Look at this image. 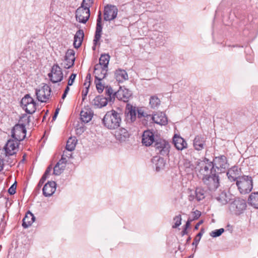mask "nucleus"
<instances>
[{"label":"nucleus","instance_id":"c756f323","mask_svg":"<svg viewBox=\"0 0 258 258\" xmlns=\"http://www.w3.org/2000/svg\"><path fill=\"white\" fill-rule=\"evenodd\" d=\"M231 196L232 195L230 194H227L225 191H222L216 197V199L222 205H226L231 200Z\"/></svg>","mask_w":258,"mask_h":258},{"label":"nucleus","instance_id":"20e7f679","mask_svg":"<svg viewBox=\"0 0 258 258\" xmlns=\"http://www.w3.org/2000/svg\"><path fill=\"white\" fill-rule=\"evenodd\" d=\"M19 145V141L14 139L9 140L3 151L4 153H2L1 157L4 159L5 157H6L15 154L18 151Z\"/></svg>","mask_w":258,"mask_h":258},{"label":"nucleus","instance_id":"f257e3e1","mask_svg":"<svg viewBox=\"0 0 258 258\" xmlns=\"http://www.w3.org/2000/svg\"><path fill=\"white\" fill-rule=\"evenodd\" d=\"M121 121L120 114L114 110L107 112L102 119L104 126L110 130L117 128Z\"/></svg>","mask_w":258,"mask_h":258},{"label":"nucleus","instance_id":"aec40b11","mask_svg":"<svg viewBox=\"0 0 258 258\" xmlns=\"http://www.w3.org/2000/svg\"><path fill=\"white\" fill-rule=\"evenodd\" d=\"M56 190V183L54 181H48L43 189V194L46 197H50L53 195Z\"/></svg>","mask_w":258,"mask_h":258},{"label":"nucleus","instance_id":"7c9ffc66","mask_svg":"<svg viewBox=\"0 0 258 258\" xmlns=\"http://www.w3.org/2000/svg\"><path fill=\"white\" fill-rule=\"evenodd\" d=\"M84 36V32L82 30H79L77 31L74 36V46L75 48H79L82 44Z\"/></svg>","mask_w":258,"mask_h":258},{"label":"nucleus","instance_id":"58836bf2","mask_svg":"<svg viewBox=\"0 0 258 258\" xmlns=\"http://www.w3.org/2000/svg\"><path fill=\"white\" fill-rule=\"evenodd\" d=\"M77 141L75 138H70L67 141L66 150L68 151H72L75 150Z\"/></svg>","mask_w":258,"mask_h":258},{"label":"nucleus","instance_id":"9d476101","mask_svg":"<svg viewBox=\"0 0 258 258\" xmlns=\"http://www.w3.org/2000/svg\"><path fill=\"white\" fill-rule=\"evenodd\" d=\"M48 75L53 83L60 82L63 79L61 69L57 64H54L52 67L51 73H49Z\"/></svg>","mask_w":258,"mask_h":258},{"label":"nucleus","instance_id":"603ef678","mask_svg":"<svg viewBox=\"0 0 258 258\" xmlns=\"http://www.w3.org/2000/svg\"><path fill=\"white\" fill-rule=\"evenodd\" d=\"M91 82V74L90 73L88 74L85 79V81L84 83V86H87L88 85H90Z\"/></svg>","mask_w":258,"mask_h":258},{"label":"nucleus","instance_id":"9b49d317","mask_svg":"<svg viewBox=\"0 0 258 258\" xmlns=\"http://www.w3.org/2000/svg\"><path fill=\"white\" fill-rule=\"evenodd\" d=\"M90 16V10L81 6L76 12V18L79 22L85 24Z\"/></svg>","mask_w":258,"mask_h":258},{"label":"nucleus","instance_id":"6e6d98bb","mask_svg":"<svg viewBox=\"0 0 258 258\" xmlns=\"http://www.w3.org/2000/svg\"><path fill=\"white\" fill-rule=\"evenodd\" d=\"M51 169L52 168L50 167V166L48 167L46 169L44 174L43 175H45V176L47 177V176L49 174L50 171H51Z\"/></svg>","mask_w":258,"mask_h":258},{"label":"nucleus","instance_id":"c9c22d12","mask_svg":"<svg viewBox=\"0 0 258 258\" xmlns=\"http://www.w3.org/2000/svg\"><path fill=\"white\" fill-rule=\"evenodd\" d=\"M248 203L255 209H258V192H252L248 199Z\"/></svg>","mask_w":258,"mask_h":258},{"label":"nucleus","instance_id":"79ce46f5","mask_svg":"<svg viewBox=\"0 0 258 258\" xmlns=\"http://www.w3.org/2000/svg\"><path fill=\"white\" fill-rule=\"evenodd\" d=\"M137 113L138 117L139 118H141L142 117H145L147 119L150 118L151 115L148 114L147 113L145 112L142 109L137 108Z\"/></svg>","mask_w":258,"mask_h":258},{"label":"nucleus","instance_id":"7ed1b4c3","mask_svg":"<svg viewBox=\"0 0 258 258\" xmlns=\"http://www.w3.org/2000/svg\"><path fill=\"white\" fill-rule=\"evenodd\" d=\"M236 184L240 194L249 193L253 187L252 178L249 176H242L237 180Z\"/></svg>","mask_w":258,"mask_h":258},{"label":"nucleus","instance_id":"864d4df0","mask_svg":"<svg viewBox=\"0 0 258 258\" xmlns=\"http://www.w3.org/2000/svg\"><path fill=\"white\" fill-rule=\"evenodd\" d=\"M47 177L45 176V175H43L42 177L41 178L40 180L39 181V183L37 185V187L38 188H40L43 184L44 183V181L46 180Z\"/></svg>","mask_w":258,"mask_h":258},{"label":"nucleus","instance_id":"72a5a7b5","mask_svg":"<svg viewBox=\"0 0 258 258\" xmlns=\"http://www.w3.org/2000/svg\"><path fill=\"white\" fill-rule=\"evenodd\" d=\"M115 77L117 81L123 82L128 79V75L125 70L118 69L115 72Z\"/></svg>","mask_w":258,"mask_h":258},{"label":"nucleus","instance_id":"3c124183","mask_svg":"<svg viewBox=\"0 0 258 258\" xmlns=\"http://www.w3.org/2000/svg\"><path fill=\"white\" fill-rule=\"evenodd\" d=\"M89 88V85H88L87 86H85V89H84L82 92V99L83 100H84L85 99V97L87 96V95L88 93Z\"/></svg>","mask_w":258,"mask_h":258},{"label":"nucleus","instance_id":"e433bc0d","mask_svg":"<svg viewBox=\"0 0 258 258\" xmlns=\"http://www.w3.org/2000/svg\"><path fill=\"white\" fill-rule=\"evenodd\" d=\"M105 93L106 99H108V102H112L115 97V95H114L115 92H114L113 89L110 86H106L105 88Z\"/></svg>","mask_w":258,"mask_h":258},{"label":"nucleus","instance_id":"393cba45","mask_svg":"<svg viewBox=\"0 0 258 258\" xmlns=\"http://www.w3.org/2000/svg\"><path fill=\"white\" fill-rule=\"evenodd\" d=\"M173 143L178 150H182L187 147L186 141L181 137L175 135L173 138Z\"/></svg>","mask_w":258,"mask_h":258},{"label":"nucleus","instance_id":"a18cd8bd","mask_svg":"<svg viewBox=\"0 0 258 258\" xmlns=\"http://www.w3.org/2000/svg\"><path fill=\"white\" fill-rule=\"evenodd\" d=\"M173 220L175 221L174 225L172 226L173 228H176L181 224V215H179L178 216H175Z\"/></svg>","mask_w":258,"mask_h":258},{"label":"nucleus","instance_id":"6ab92c4d","mask_svg":"<svg viewBox=\"0 0 258 258\" xmlns=\"http://www.w3.org/2000/svg\"><path fill=\"white\" fill-rule=\"evenodd\" d=\"M155 123L160 125H166L167 123V118L165 113L162 112H157L153 115H151L150 118Z\"/></svg>","mask_w":258,"mask_h":258},{"label":"nucleus","instance_id":"bf43d9fd","mask_svg":"<svg viewBox=\"0 0 258 258\" xmlns=\"http://www.w3.org/2000/svg\"><path fill=\"white\" fill-rule=\"evenodd\" d=\"M4 167V162L3 160L0 158V171L3 169Z\"/></svg>","mask_w":258,"mask_h":258},{"label":"nucleus","instance_id":"a19ab883","mask_svg":"<svg viewBox=\"0 0 258 258\" xmlns=\"http://www.w3.org/2000/svg\"><path fill=\"white\" fill-rule=\"evenodd\" d=\"M196 198L198 201H201L205 198V191L201 188H197L195 191Z\"/></svg>","mask_w":258,"mask_h":258},{"label":"nucleus","instance_id":"5701e85b","mask_svg":"<svg viewBox=\"0 0 258 258\" xmlns=\"http://www.w3.org/2000/svg\"><path fill=\"white\" fill-rule=\"evenodd\" d=\"M155 141L153 132L150 131H146L144 132L142 136V143L144 145L149 146Z\"/></svg>","mask_w":258,"mask_h":258},{"label":"nucleus","instance_id":"8fccbe9b","mask_svg":"<svg viewBox=\"0 0 258 258\" xmlns=\"http://www.w3.org/2000/svg\"><path fill=\"white\" fill-rule=\"evenodd\" d=\"M16 183H14L8 189V192L11 195H13L16 192Z\"/></svg>","mask_w":258,"mask_h":258},{"label":"nucleus","instance_id":"ddd939ff","mask_svg":"<svg viewBox=\"0 0 258 258\" xmlns=\"http://www.w3.org/2000/svg\"><path fill=\"white\" fill-rule=\"evenodd\" d=\"M214 168L218 170V173L224 172L226 168H228V165L227 162V159L225 156L216 157L214 160Z\"/></svg>","mask_w":258,"mask_h":258},{"label":"nucleus","instance_id":"338daca9","mask_svg":"<svg viewBox=\"0 0 258 258\" xmlns=\"http://www.w3.org/2000/svg\"><path fill=\"white\" fill-rule=\"evenodd\" d=\"M193 256H193V255H190V256H189V258H192V257H193Z\"/></svg>","mask_w":258,"mask_h":258},{"label":"nucleus","instance_id":"37998d69","mask_svg":"<svg viewBox=\"0 0 258 258\" xmlns=\"http://www.w3.org/2000/svg\"><path fill=\"white\" fill-rule=\"evenodd\" d=\"M101 80H95L96 89L99 93H102L105 88V87H104V86L101 83Z\"/></svg>","mask_w":258,"mask_h":258},{"label":"nucleus","instance_id":"f03ea898","mask_svg":"<svg viewBox=\"0 0 258 258\" xmlns=\"http://www.w3.org/2000/svg\"><path fill=\"white\" fill-rule=\"evenodd\" d=\"M196 165V170L199 172L198 176L202 179L216 172L213 162L206 158L197 161Z\"/></svg>","mask_w":258,"mask_h":258},{"label":"nucleus","instance_id":"09e8293b","mask_svg":"<svg viewBox=\"0 0 258 258\" xmlns=\"http://www.w3.org/2000/svg\"><path fill=\"white\" fill-rule=\"evenodd\" d=\"M76 77V74H72L70 76L69 81H68V86H71L73 85V84L75 80Z\"/></svg>","mask_w":258,"mask_h":258},{"label":"nucleus","instance_id":"ea45409f","mask_svg":"<svg viewBox=\"0 0 258 258\" xmlns=\"http://www.w3.org/2000/svg\"><path fill=\"white\" fill-rule=\"evenodd\" d=\"M149 103L151 108H155L159 106L160 100L157 97L152 96L150 99Z\"/></svg>","mask_w":258,"mask_h":258},{"label":"nucleus","instance_id":"49530a36","mask_svg":"<svg viewBox=\"0 0 258 258\" xmlns=\"http://www.w3.org/2000/svg\"><path fill=\"white\" fill-rule=\"evenodd\" d=\"M93 3V0H83L81 6L84 8L89 9L90 7Z\"/></svg>","mask_w":258,"mask_h":258},{"label":"nucleus","instance_id":"a878e982","mask_svg":"<svg viewBox=\"0 0 258 258\" xmlns=\"http://www.w3.org/2000/svg\"><path fill=\"white\" fill-rule=\"evenodd\" d=\"M206 139L202 136H197L194 140V147L196 150L201 151L206 146Z\"/></svg>","mask_w":258,"mask_h":258},{"label":"nucleus","instance_id":"dca6fc26","mask_svg":"<svg viewBox=\"0 0 258 258\" xmlns=\"http://www.w3.org/2000/svg\"><path fill=\"white\" fill-rule=\"evenodd\" d=\"M101 13L100 11L99 12V15L98 16V18L97 19V24L96 28L95 34L94 36V39L93 40L94 46L93 48L94 50L95 49L96 45L98 44L101 36V32L102 30V27L101 24Z\"/></svg>","mask_w":258,"mask_h":258},{"label":"nucleus","instance_id":"5fc2aeb1","mask_svg":"<svg viewBox=\"0 0 258 258\" xmlns=\"http://www.w3.org/2000/svg\"><path fill=\"white\" fill-rule=\"evenodd\" d=\"M201 212L198 210H196L193 212V219L192 220L198 219L201 216Z\"/></svg>","mask_w":258,"mask_h":258},{"label":"nucleus","instance_id":"0e129e2a","mask_svg":"<svg viewBox=\"0 0 258 258\" xmlns=\"http://www.w3.org/2000/svg\"><path fill=\"white\" fill-rule=\"evenodd\" d=\"M187 229L184 228L183 231H182L183 234H187Z\"/></svg>","mask_w":258,"mask_h":258},{"label":"nucleus","instance_id":"1a4fd4ad","mask_svg":"<svg viewBox=\"0 0 258 258\" xmlns=\"http://www.w3.org/2000/svg\"><path fill=\"white\" fill-rule=\"evenodd\" d=\"M202 180L210 190L216 189L219 185V178L216 172L205 177Z\"/></svg>","mask_w":258,"mask_h":258},{"label":"nucleus","instance_id":"e2e57ef3","mask_svg":"<svg viewBox=\"0 0 258 258\" xmlns=\"http://www.w3.org/2000/svg\"><path fill=\"white\" fill-rule=\"evenodd\" d=\"M202 223V221H201L200 222H199L198 224H196V225L195 226V229H198L199 228V225Z\"/></svg>","mask_w":258,"mask_h":258},{"label":"nucleus","instance_id":"a211bd4d","mask_svg":"<svg viewBox=\"0 0 258 258\" xmlns=\"http://www.w3.org/2000/svg\"><path fill=\"white\" fill-rule=\"evenodd\" d=\"M119 100L123 102H127L130 97L132 95L131 91L123 87H120L119 90L115 92L114 94Z\"/></svg>","mask_w":258,"mask_h":258},{"label":"nucleus","instance_id":"f704fd0d","mask_svg":"<svg viewBox=\"0 0 258 258\" xmlns=\"http://www.w3.org/2000/svg\"><path fill=\"white\" fill-rule=\"evenodd\" d=\"M182 167L187 174L192 173L196 169V166L187 159L183 160Z\"/></svg>","mask_w":258,"mask_h":258},{"label":"nucleus","instance_id":"b1692460","mask_svg":"<svg viewBox=\"0 0 258 258\" xmlns=\"http://www.w3.org/2000/svg\"><path fill=\"white\" fill-rule=\"evenodd\" d=\"M126 113L128 120L131 122L135 121L137 117V108L135 106L127 104L126 107Z\"/></svg>","mask_w":258,"mask_h":258},{"label":"nucleus","instance_id":"2eb2a0df","mask_svg":"<svg viewBox=\"0 0 258 258\" xmlns=\"http://www.w3.org/2000/svg\"><path fill=\"white\" fill-rule=\"evenodd\" d=\"M75 60V52L73 49H68L67 51L61 66L66 69H69L72 67Z\"/></svg>","mask_w":258,"mask_h":258},{"label":"nucleus","instance_id":"4468645a","mask_svg":"<svg viewBox=\"0 0 258 258\" xmlns=\"http://www.w3.org/2000/svg\"><path fill=\"white\" fill-rule=\"evenodd\" d=\"M118 9L114 6H107L104 8V19L105 21H111L114 19L117 15Z\"/></svg>","mask_w":258,"mask_h":258},{"label":"nucleus","instance_id":"39448f33","mask_svg":"<svg viewBox=\"0 0 258 258\" xmlns=\"http://www.w3.org/2000/svg\"><path fill=\"white\" fill-rule=\"evenodd\" d=\"M22 108L29 114L34 113L36 109V103L34 99L29 95H26L21 100Z\"/></svg>","mask_w":258,"mask_h":258},{"label":"nucleus","instance_id":"4c0bfd02","mask_svg":"<svg viewBox=\"0 0 258 258\" xmlns=\"http://www.w3.org/2000/svg\"><path fill=\"white\" fill-rule=\"evenodd\" d=\"M110 59V56L108 54H101L99 58V63L96 65H100L103 68L108 69V64Z\"/></svg>","mask_w":258,"mask_h":258},{"label":"nucleus","instance_id":"13d9d810","mask_svg":"<svg viewBox=\"0 0 258 258\" xmlns=\"http://www.w3.org/2000/svg\"><path fill=\"white\" fill-rule=\"evenodd\" d=\"M192 221V220H191V219H188V220L186 222V224L185 225V228L187 229V228H188L189 227L190 224V222Z\"/></svg>","mask_w":258,"mask_h":258},{"label":"nucleus","instance_id":"412c9836","mask_svg":"<svg viewBox=\"0 0 258 258\" xmlns=\"http://www.w3.org/2000/svg\"><path fill=\"white\" fill-rule=\"evenodd\" d=\"M107 72V69L103 68L100 65H95L94 71L95 80L103 79L106 77Z\"/></svg>","mask_w":258,"mask_h":258},{"label":"nucleus","instance_id":"052dcab7","mask_svg":"<svg viewBox=\"0 0 258 258\" xmlns=\"http://www.w3.org/2000/svg\"><path fill=\"white\" fill-rule=\"evenodd\" d=\"M69 90H70L69 86L68 85V86L66 87V88L64 91V93H66V94H68V93L69 91Z\"/></svg>","mask_w":258,"mask_h":258},{"label":"nucleus","instance_id":"f3484780","mask_svg":"<svg viewBox=\"0 0 258 258\" xmlns=\"http://www.w3.org/2000/svg\"><path fill=\"white\" fill-rule=\"evenodd\" d=\"M66 157H69L67 152L64 151L61 159L57 162L53 168V174L56 175H60L65 168V163L67 162Z\"/></svg>","mask_w":258,"mask_h":258},{"label":"nucleus","instance_id":"6e6552de","mask_svg":"<svg viewBox=\"0 0 258 258\" xmlns=\"http://www.w3.org/2000/svg\"><path fill=\"white\" fill-rule=\"evenodd\" d=\"M13 139L18 141H22L26 137V130L24 124H16L11 132Z\"/></svg>","mask_w":258,"mask_h":258},{"label":"nucleus","instance_id":"4be33fe9","mask_svg":"<svg viewBox=\"0 0 258 258\" xmlns=\"http://www.w3.org/2000/svg\"><path fill=\"white\" fill-rule=\"evenodd\" d=\"M228 178L231 181H236L241 176L238 167L233 166L230 168L227 172Z\"/></svg>","mask_w":258,"mask_h":258},{"label":"nucleus","instance_id":"680f3d73","mask_svg":"<svg viewBox=\"0 0 258 258\" xmlns=\"http://www.w3.org/2000/svg\"><path fill=\"white\" fill-rule=\"evenodd\" d=\"M195 198V195H189V200L192 201Z\"/></svg>","mask_w":258,"mask_h":258},{"label":"nucleus","instance_id":"bb28decb","mask_svg":"<svg viewBox=\"0 0 258 258\" xmlns=\"http://www.w3.org/2000/svg\"><path fill=\"white\" fill-rule=\"evenodd\" d=\"M108 99L102 95L96 96L92 101V104L95 108H99L106 106L108 103Z\"/></svg>","mask_w":258,"mask_h":258},{"label":"nucleus","instance_id":"2f4dec72","mask_svg":"<svg viewBox=\"0 0 258 258\" xmlns=\"http://www.w3.org/2000/svg\"><path fill=\"white\" fill-rule=\"evenodd\" d=\"M115 136L117 140L120 141H124L128 138L129 134L126 129L120 128L115 132Z\"/></svg>","mask_w":258,"mask_h":258},{"label":"nucleus","instance_id":"de8ad7c7","mask_svg":"<svg viewBox=\"0 0 258 258\" xmlns=\"http://www.w3.org/2000/svg\"><path fill=\"white\" fill-rule=\"evenodd\" d=\"M203 233L202 232V231L200 232L196 236V237H195V238L194 239V241L192 243V244L193 245H198V243L199 242L200 239H201V236L202 235Z\"/></svg>","mask_w":258,"mask_h":258},{"label":"nucleus","instance_id":"69168bd1","mask_svg":"<svg viewBox=\"0 0 258 258\" xmlns=\"http://www.w3.org/2000/svg\"><path fill=\"white\" fill-rule=\"evenodd\" d=\"M67 94L63 93V94L62 96V99H64L65 98V97H66Z\"/></svg>","mask_w":258,"mask_h":258},{"label":"nucleus","instance_id":"c85d7f7f","mask_svg":"<svg viewBox=\"0 0 258 258\" xmlns=\"http://www.w3.org/2000/svg\"><path fill=\"white\" fill-rule=\"evenodd\" d=\"M35 219L34 215L30 212H28L23 219L22 226L24 228H26L32 225Z\"/></svg>","mask_w":258,"mask_h":258},{"label":"nucleus","instance_id":"cd10ccee","mask_svg":"<svg viewBox=\"0 0 258 258\" xmlns=\"http://www.w3.org/2000/svg\"><path fill=\"white\" fill-rule=\"evenodd\" d=\"M93 115V113L90 108H84L80 113L81 119L83 122L88 123L91 120Z\"/></svg>","mask_w":258,"mask_h":258},{"label":"nucleus","instance_id":"f8f14e48","mask_svg":"<svg viewBox=\"0 0 258 258\" xmlns=\"http://www.w3.org/2000/svg\"><path fill=\"white\" fill-rule=\"evenodd\" d=\"M246 204L243 200L237 199L233 201L229 206V209L236 214H239L246 208Z\"/></svg>","mask_w":258,"mask_h":258},{"label":"nucleus","instance_id":"473e14b6","mask_svg":"<svg viewBox=\"0 0 258 258\" xmlns=\"http://www.w3.org/2000/svg\"><path fill=\"white\" fill-rule=\"evenodd\" d=\"M152 162L155 164L156 170L157 171L163 169L165 164L164 159L158 156L154 157L152 159Z\"/></svg>","mask_w":258,"mask_h":258},{"label":"nucleus","instance_id":"4d7b16f0","mask_svg":"<svg viewBox=\"0 0 258 258\" xmlns=\"http://www.w3.org/2000/svg\"><path fill=\"white\" fill-rule=\"evenodd\" d=\"M59 109L58 108H57L56 110H55V113H54V114L52 117V120H54L56 118V116L58 113V112H59Z\"/></svg>","mask_w":258,"mask_h":258},{"label":"nucleus","instance_id":"0eeeda50","mask_svg":"<svg viewBox=\"0 0 258 258\" xmlns=\"http://www.w3.org/2000/svg\"><path fill=\"white\" fill-rule=\"evenodd\" d=\"M51 89L47 84H44L39 89H36L35 94L38 101L46 102L50 96Z\"/></svg>","mask_w":258,"mask_h":258},{"label":"nucleus","instance_id":"c03bdc74","mask_svg":"<svg viewBox=\"0 0 258 258\" xmlns=\"http://www.w3.org/2000/svg\"><path fill=\"white\" fill-rule=\"evenodd\" d=\"M224 229L223 228H220L212 231L210 233V235L212 237H216L220 236L224 232Z\"/></svg>","mask_w":258,"mask_h":258},{"label":"nucleus","instance_id":"423d86ee","mask_svg":"<svg viewBox=\"0 0 258 258\" xmlns=\"http://www.w3.org/2000/svg\"><path fill=\"white\" fill-rule=\"evenodd\" d=\"M154 147L157 154L167 156L169 154L170 146L167 141L159 139L155 141Z\"/></svg>","mask_w":258,"mask_h":258}]
</instances>
